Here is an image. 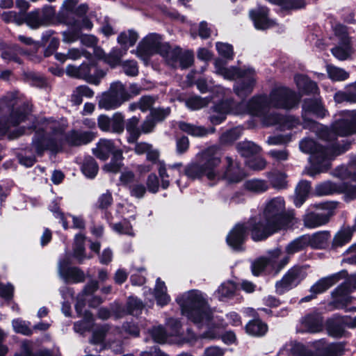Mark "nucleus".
I'll use <instances>...</instances> for the list:
<instances>
[{
	"label": "nucleus",
	"instance_id": "1",
	"mask_svg": "<svg viewBox=\"0 0 356 356\" xmlns=\"http://www.w3.org/2000/svg\"><path fill=\"white\" fill-rule=\"evenodd\" d=\"M300 97L288 88L280 86L274 88L269 97H252L248 102H242L234 107L233 101L222 102L213 107L210 117L211 122L218 124L223 122L228 113L242 115L249 113L261 118L265 126L279 125L281 130L291 129L299 125L298 119L293 116L283 117L275 112H270L271 107L289 109L296 106Z\"/></svg>",
	"mask_w": 356,
	"mask_h": 356
},
{
	"label": "nucleus",
	"instance_id": "2",
	"mask_svg": "<svg viewBox=\"0 0 356 356\" xmlns=\"http://www.w3.org/2000/svg\"><path fill=\"white\" fill-rule=\"evenodd\" d=\"M32 127L35 130V134L32 140L31 151H34L38 156H41L47 149L58 151L64 140L70 145L79 146L89 143L95 136L92 131L74 130L64 136L65 122L52 118L38 119L33 123Z\"/></svg>",
	"mask_w": 356,
	"mask_h": 356
},
{
	"label": "nucleus",
	"instance_id": "3",
	"mask_svg": "<svg viewBox=\"0 0 356 356\" xmlns=\"http://www.w3.org/2000/svg\"><path fill=\"white\" fill-rule=\"evenodd\" d=\"M293 217L285 213V202L281 197L268 200L259 217L249 220L251 237L254 241H262L276 232L289 227Z\"/></svg>",
	"mask_w": 356,
	"mask_h": 356
},
{
	"label": "nucleus",
	"instance_id": "4",
	"mask_svg": "<svg viewBox=\"0 0 356 356\" xmlns=\"http://www.w3.org/2000/svg\"><path fill=\"white\" fill-rule=\"evenodd\" d=\"M176 302L182 315L200 327L208 325L212 319L213 312L206 296L198 290L184 293L176 298Z\"/></svg>",
	"mask_w": 356,
	"mask_h": 356
},
{
	"label": "nucleus",
	"instance_id": "5",
	"mask_svg": "<svg viewBox=\"0 0 356 356\" xmlns=\"http://www.w3.org/2000/svg\"><path fill=\"white\" fill-rule=\"evenodd\" d=\"M301 152L309 154V161L312 166L307 174L311 177L326 172L330 167V160L336 155L340 154L346 149H340L335 143L324 148L322 145L317 144L312 139H304L300 142Z\"/></svg>",
	"mask_w": 356,
	"mask_h": 356
},
{
	"label": "nucleus",
	"instance_id": "6",
	"mask_svg": "<svg viewBox=\"0 0 356 356\" xmlns=\"http://www.w3.org/2000/svg\"><path fill=\"white\" fill-rule=\"evenodd\" d=\"M2 114H9V118L3 116L0 119V136L8 132L12 127H15L26 120L31 121L29 106L18 99L14 94H8L3 97L0 103Z\"/></svg>",
	"mask_w": 356,
	"mask_h": 356
},
{
	"label": "nucleus",
	"instance_id": "7",
	"mask_svg": "<svg viewBox=\"0 0 356 356\" xmlns=\"http://www.w3.org/2000/svg\"><path fill=\"white\" fill-rule=\"evenodd\" d=\"M225 65L221 59H216L214 62L215 73L229 81L242 78L241 83L234 86V91L241 97L249 95L256 82L254 70L252 68H248L241 71L236 67H227Z\"/></svg>",
	"mask_w": 356,
	"mask_h": 356
},
{
	"label": "nucleus",
	"instance_id": "8",
	"mask_svg": "<svg viewBox=\"0 0 356 356\" xmlns=\"http://www.w3.org/2000/svg\"><path fill=\"white\" fill-rule=\"evenodd\" d=\"M216 150V147H211L204 151L198 161L191 163L186 168L185 175L191 179L206 176L209 180H219L221 176L216 168L220 159Z\"/></svg>",
	"mask_w": 356,
	"mask_h": 356
},
{
	"label": "nucleus",
	"instance_id": "9",
	"mask_svg": "<svg viewBox=\"0 0 356 356\" xmlns=\"http://www.w3.org/2000/svg\"><path fill=\"white\" fill-rule=\"evenodd\" d=\"M289 257L282 255L280 248L268 252L266 257H261L251 264V271L253 275L259 276L263 272L278 273L289 262Z\"/></svg>",
	"mask_w": 356,
	"mask_h": 356
},
{
	"label": "nucleus",
	"instance_id": "10",
	"mask_svg": "<svg viewBox=\"0 0 356 356\" xmlns=\"http://www.w3.org/2000/svg\"><path fill=\"white\" fill-rule=\"evenodd\" d=\"M337 202H323L311 204L303 216L305 227L313 229L325 225L337 207Z\"/></svg>",
	"mask_w": 356,
	"mask_h": 356
},
{
	"label": "nucleus",
	"instance_id": "11",
	"mask_svg": "<svg viewBox=\"0 0 356 356\" xmlns=\"http://www.w3.org/2000/svg\"><path fill=\"white\" fill-rule=\"evenodd\" d=\"M335 35L339 40L338 44L331 49L332 55L339 60L350 59L356 52V42L348 36L346 26L337 24L334 28Z\"/></svg>",
	"mask_w": 356,
	"mask_h": 356
},
{
	"label": "nucleus",
	"instance_id": "12",
	"mask_svg": "<svg viewBox=\"0 0 356 356\" xmlns=\"http://www.w3.org/2000/svg\"><path fill=\"white\" fill-rule=\"evenodd\" d=\"M356 131V111H345L342 112V118L337 120L332 126V129L328 131L323 127L326 140L333 138L330 135L344 136L354 133Z\"/></svg>",
	"mask_w": 356,
	"mask_h": 356
},
{
	"label": "nucleus",
	"instance_id": "13",
	"mask_svg": "<svg viewBox=\"0 0 356 356\" xmlns=\"http://www.w3.org/2000/svg\"><path fill=\"white\" fill-rule=\"evenodd\" d=\"M78 3V0H65L63 3V6L66 10L67 16L74 15L76 18L71 19H66L65 23L74 27L75 29H90L92 27V22L86 17H83L88 10V6L85 4L81 5L74 12V8Z\"/></svg>",
	"mask_w": 356,
	"mask_h": 356
},
{
	"label": "nucleus",
	"instance_id": "14",
	"mask_svg": "<svg viewBox=\"0 0 356 356\" xmlns=\"http://www.w3.org/2000/svg\"><path fill=\"white\" fill-rule=\"evenodd\" d=\"M165 42H162L161 37L156 33H149L139 42L136 55L145 62L154 54H160L161 47Z\"/></svg>",
	"mask_w": 356,
	"mask_h": 356
},
{
	"label": "nucleus",
	"instance_id": "15",
	"mask_svg": "<svg viewBox=\"0 0 356 356\" xmlns=\"http://www.w3.org/2000/svg\"><path fill=\"white\" fill-rule=\"evenodd\" d=\"M55 15V10L51 6H47L42 10H35L29 13L25 18V22L31 29L48 25Z\"/></svg>",
	"mask_w": 356,
	"mask_h": 356
},
{
	"label": "nucleus",
	"instance_id": "16",
	"mask_svg": "<svg viewBox=\"0 0 356 356\" xmlns=\"http://www.w3.org/2000/svg\"><path fill=\"white\" fill-rule=\"evenodd\" d=\"M303 127L308 129H319L320 124L313 120H310L307 115L314 114L317 117L323 118L326 115V111L323 108L319 99H306L302 105Z\"/></svg>",
	"mask_w": 356,
	"mask_h": 356
},
{
	"label": "nucleus",
	"instance_id": "17",
	"mask_svg": "<svg viewBox=\"0 0 356 356\" xmlns=\"http://www.w3.org/2000/svg\"><path fill=\"white\" fill-rule=\"evenodd\" d=\"M70 257L66 254L58 262V273L65 282L78 283L85 280L84 273L76 267H70Z\"/></svg>",
	"mask_w": 356,
	"mask_h": 356
},
{
	"label": "nucleus",
	"instance_id": "18",
	"mask_svg": "<svg viewBox=\"0 0 356 356\" xmlns=\"http://www.w3.org/2000/svg\"><path fill=\"white\" fill-rule=\"evenodd\" d=\"M249 221L245 224H237L228 234L226 241L229 246L234 250H242L243 244L247 236L248 232L251 233Z\"/></svg>",
	"mask_w": 356,
	"mask_h": 356
},
{
	"label": "nucleus",
	"instance_id": "19",
	"mask_svg": "<svg viewBox=\"0 0 356 356\" xmlns=\"http://www.w3.org/2000/svg\"><path fill=\"white\" fill-rule=\"evenodd\" d=\"M345 326L355 327L356 316L355 317L349 316L336 317L327 321V332L334 337H341L344 332Z\"/></svg>",
	"mask_w": 356,
	"mask_h": 356
},
{
	"label": "nucleus",
	"instance_id": "20",
	"mask_svg": "<svg viewBox=\"0 0 356 356\" xmlns=\"http://www.w3.org/2000/svg\"><path fill=\"white\" fill-rule=\"evenodd\" d=\"M304 277V272L300 268H293L290 269L283 278L276 283V291L280 294L284 293L296 286Z\"/></svg>",
	"mask_w": 356,
	"mask_h": 356
},
{
	"label": "nucleus",
	"instance_id": "21",
	"mask_svg": "<svg viewBox=\"0 0 356 356\" xmlns=\"http://www.w3.org/2000/svg\"><path fill=\"white\" fill-rule=\"evenodd\" d=\"M286 348L293 356H337V346L330 344L323 350L321 355L314 354L305 347L297 342H290L286 345Z\"/></svg>",
	"mask_w": 356,
	"mask_h": 356
},
{
	"label": "nucleus",
	"instance_id": "22",
	"mask_svg": "<svg viewBox=\"0 0 356 356\" xmlns=\"http://www.w3.org/2000/svg\"><path fill=\"white\" fill-rule=\"evenodd\" d=\"M268 9L266 7H259L250 11V16L257 29L264 30L275 25V22L268 17Z\"/></svg>",
	"mask_w": 356,
	"mask_h": 356
},
{
	"label": "nucleus",
	"instance_id": "23",
	"mask_svg": "<svg viewBox=\"0 0 356 356\" xmlns=\"http://www.w3.org/2000/svg\"><path fill=\"white\" fill-rule=\"evenodd\" d=\"M143 309V302L136 298L130 297L127 302V310H124L122 307L116 304L115 308L113 309V312L116 318H121L127 314L133 316L139 315Z\"/></svg>",
	"mask_w": 356,
	"mask_h": 356
},
{
	"label": "nucleus",
	"instance_id": "24",
	"mask_svg": "<svg viewBox=\"0 0 356 356\" xmlns=\"http://www.w3.org/2000/svg\"><path fill=\"white\" fill-rule=\"evenodd\" d=\"M180 163H176L168 166V168L163 161H158V171L163 188H167L170 185V177L175 175H180Z\"/></svg>",
	"mask_w": 356,
	"mask_h": 356
},
{
	"label": "nucleus",
	"instance_id": "25",
	"mask_svg": "<svg viewBox=\"0 0 356 356\" xmlns=\"http://www.w3.org/2000/svg\"><path fill=\"white\" fill-rule=\"evenodd\" d=\"M227 163V170L223 175H220V178L226 179L230 183H236L241 181L245 175L238 163L235 162L232 158H226Z\"/></svg>",
	"mask_w": 356,
	"mask_h": 356
},
{
	"label": "nucleus",
	"instance_id": "26",
	"mask_svg": "<svg viewBox=\"0 0 356 356\" xmlns=\"http://www.w3.org/2000/svg\"><path fill=\"white\" fill-rule=\"evenodd\" d=\"M181 49L177 47H170L168 43H165L160 49L161 55L166 62V63L172 67H178V58L180 54Z\"/></svg>",
	"mask_w": 356,
	"mask_h": 356
},
{
	"label": "nucleus",
	"instance_id": "27",
	"mask_svg": "<svg viewBox=\"0 0 356 356\" xmlns=\"http://www.w3.org/2000/svg\"><path fill=\"white\" fill-rule=\"evenodd\" d=\"M294 81L298 90L302 94H315L318 91L316 83L310 80L307 76L302 74L296 75Z\"/></svg>",
	"mask_w": 356,
	"mask_h": 356
},
{
	"label": "nucleus",
	"instance_id": "28",
	"mask_svg": "<svg viewBox=\"0 0 356 356\" xmlns=\"http://www.w3.org/2000/svg\"><path fill=\"white\" fill-rule=\"evenodd\" d=\"M123 104V102L112 94L109 90L104 92L98 102L99 107L107 111L116 109Z\"/></svg>",
	"mask_w": 356,
	"mask_h": 356
},
{
	"label": "nucleus",
	"instance_id": "29",
	"mask_svg": "<svg viewBox=\"0 0 356 356\" xmlns=\"http://www.w3.org/2000/svg\"><path fill=\"white\" fill-rule=\"evenodd\" d=\"M339 274H334L330 276L323 277L316 282L310 289V292L314 296L323 293L330 287L334 285L339 280Z\"/></svg>",
	"mask_w": 356,
	"mask_h": 356
},
{
	"label": "nucleus",
	"instance_id": "30",
	"mask_svg": "<svg viewBox=\"0 0 356 356\" xmlns=\"http://www.w3.org/2000/svg\"><path fill=\"white\" fill-rule=\"evenodd\" d=\"M113 143L111 140L102 139L98 143L97 147L93 149L94 154L102 161L106 160L110 154L113 155V152L116 151Z\"/></svg>",
	"mask_w": 356,
	"mask_h": 356
},
{
	"label": "nucleus",
	"instance_id": "31",
	"mask_svg": "<svg viewBox=\"0 0 356 356\" xmlns=\"http://www.w3.org/2000/svg\"><path fill=\"white\" fill-rule=\"evenodd\" d=\"M311 190V184L308 181H300L296 188L293 202L296 207H300L307 200Z\"/></svg>",
	"mask_w": 356,
	"mask_h": 356
},
{
	"label": "nucleus",
	"instance_id": "32",
	"mask_svg": "<svg viewBox=\"0 0 356 356\" xmlns=\"http://www.w3.org/2000/svg\"><path fill=\"white\" fill-rule=\"evenodd\" d=\"M302 332H317L322 330L323 319L318 314L306 316L302 321Z\"/></svg>",
	"mask_w": 356,
	"mask_h": 356
},
{
	"label": "nucleus",
	"instance_id": "33",
	"mask_svg": "<svg viewBox=\"0 0 356 356\" xmlns=\"http://www.w3.org/2000/svg\"><path fill=\"white\" fill-rule=\"evenodd\" d=\"M236 292V285L234 282L227 281L223 282L216 290L215 294L221 301L226 300L235 296Z\"/></svg>",
	"mask_w": 356,
	"mask_h": 356
},
{
	"label": "nucleus",
	"instance_id": "34",
	"mask_svg": "<svg viewBox=\"0 0 356 356\" xmlns=\"http://www.w3.org/2000/svg\"><path fill=\"white\" fill-rule=\"evenodd\" d=\"M339 184L330 181H323L317 184L315 187V194L318 196L330 195L334 193H340Z\"/></svg>",
	"mask_w": 356,
	"mask_h": 356
},
{
	"label": "nucleus",
	"instance_id": "35",
	"mask_svg": "<svg viewBox=\"0 0 356 356\" xmlns=\"http://www.w3.org/2000/svg\"><path fill=\"white\" fill-rule=\"evenodd\" d=\"M99 288L98 282L95 280H92L88 283L85 286L82 293L77 298V303L75 308L77 313H81V307H83V298L90 297Z\"/></svg>",
	"mask_w": 356,
	"mask_h": 356
},
{
	"label": "nucleus",
	"instance_id": "36",
	"mask_svg": "<svg viewBox=\"0 0 356 356\" xmlns=\"http://www.w3.org/2000/svg\"><path fill=\"white\" fill-rule=\"evenodd\" d=\"M154 297L156 300L157 304L161 306L166 305L170 301V297L167 293L165 284L160 278L156 280L154 289Z\"/></svg>",
	"mask_w": 356,
	"mask_h": 356
},
{
	"label": "nucleus",
	"instance_id": "37",
	"mask_svg": "<svg viewBox=\"0 0 356 356\" xmlns=\"http://www.w3.org/2000/svg\"><path fill=\"white\" fill-rule=\"evenodd\" d=\"M122 152L120 149H117L113 152L111 161L104 165L103 170L107 172L118 173L121 170L123 163Z\"/></svg>",
	"mask_w": 356,
	"mask_h": 356
},
{
	"label": "nucleus",
	"instance_id": "38",
	"mask_svg": "<svg viewBox=\"0 0 356 356\" xmlns=\"http://www.w3.org/2000/svg\"><path fill=\"white\" fill-rule=\"evenodd\" d=\"M138 38V33L132 30L122 32L118 38V43L122 46L123 51L126 52L129 47L135 44Z\"/></svg>",
	"mask_w": 356,
	"mask_h": 356
},
{
	"label": "nucleus",
	"instance_id": "39",
	"mask_svg": "<svg viewBox=\"0 0 356 356\" xmlns=\"http://www.w3.org/2000/svg\"><path fill=\"white\" fill-rule=\"evenodd\" d=\"M134 216H130L129 219H123L122 221L111 225V229L118 234H126L130 236H134L135 233L130 220H135Z\"/></svg>",
	"mask_w": 356,
	"mask_h": 356
},
{
	"label": "nucleus",
	"instance_id": "40",
	"mask_svg": "<svg viewBox=\"0 0 356 356\" xmlns=\"http://www.w3.org/2000/svg\"><path fill=\"white\" fill-rule=\"evenodd\" d=\"M244 188L253 193H261L268 189V184L266 181L259 179H252L247 180L243 184Z\"/></svg>",
	"mask_w": 356,
	"mask_h": 356
},
{
	"label": "nucleus",
	"instance_id": "41",
	"mask_svg": "<svg viewBox=\"0 0 356 356\" xmlns=\"http://www.w3.org/2000/svg\"><path fill=\"white\" fill-rule=\"evenodd\" d=\"M307 238V245L314 248H322L326 243L330 236L327 232H318L312 235L305 234Z\"/></svg>",
	"mask_w": 356,
	"mask_h": 356
},
{
	"label": "nucleus",
	"instance_id": "42",
	"mask_svg": "<svg viewBox=\"0 0 356 356\" xmlns=\"http://www.w3.org/2000/svg\"><path fill=\"white\" fill-rule=\"evenodd\" d=\"M246 332L250 335L261 337L264 335L267 330L268 326L259 319L250 321L245 326Z\"/></svg>",
	"mask_w": 356,
	"mask_h": 356
},
{
	"label": "nucleus",
	"instance_id": "43",
	"mask_svg": "<svg viewBox=\"0 0 356 356\" xmlns=\"http://www.w3.org/2000/svg\"><path fill=\"white\" fill-rule=\"evenodd\" d=\"M79 316H83V320L76 322L74 325V330L76 332L83 333L84 332L90 329L92 325V314L88 311L83 312V307H81V313H78Z\"/></svg>",
	"mask_w": 356,
	"mask_h": 356
},
{
	"label": "nucleus",
	"instance_id": "44",
	"mask_svg": "<svg viewBox=\"0 0 356 356\" xmlns=\"http://www.w3.org/2000/svg\"><path fill=\"white\" fill-rule=\"evenodd\" d=\"M94 95V92L87 86L76 87L72 95V102L75 105H79L83 102V97L90 98Z\"/></svg>",
	"mask_w": 356,
	"mask_h": 356
},
{
	"label": "nucleus",
	"instance_id": "45",
	"mask_svg": "<svg viewBox=\"0 0 356 356\" xmlns=\"http://www.w3.org/2000/svg\"><path fill=\"white\" fill-rule=\"evenodd\" d=\"M85 236L79 234L75 236L74 245V257L78 260L79 263L83 262L86 259L88 258L85 254L84 248Z\"/></svg>",
	"mask_w": 356,
	"mask_h": 356
},
{
	"label": "nucleus",
	"instance_id": "46",
	"mask_svg": "<svg viewBox=\"0 0 356 356\" xmlns=\"http://www.w3.org/2000/svg\"><path fill=\"white\" fill-rule=\"evenodd\" d=\"M108 90L124 103L131 98V95L127 90L125 85L120 81L112 83Z\"/></svg>",
	"mask_w": 356,
	"mask_h": 356
},
{
	"label": "nucleus",
	"instance_id": "47",
	"mask_svg": "<svg viewBox=\"0 0 356 356\" xmlns=\"http://www.w3.org/2000/svg\"><path fill=\"white\" fill-rule=\"evenodd\" d=\"M354 228L350 227H344L340 229L335 235L333 240V245L335 246H342L348 243L353 236Z\"/></svg>",
	"mask_w": 356,
	"mask_h": 356
},
{
	"label": "nucleus",
	"instance_id": "48",
	"mask_svg": "<svg viewBox=\"0 0 356 356\" xmlns=\"http://www.w3.org/2000/svg\"><path fill=\"white\" fill-rule=\"evenodd\" d=\"M110 122L109 132L120 134L124 131L125 122L124 115L122 113H115L111 118Z\"/></svg>",
	"mask_w": 356,
	"mask_h": 356
},
{
	"label": "nucleus",
	"instance_id": "49",
	"mask_svg": "<svg viewBox=\"0 0 356 356\" xmlns=\"http://www.w3.org/2000/svg\"><path fill=\"white\" fill-rule=\"evenodd\" d=\"M326 71L328 77L334 81H343L349 77V73L344 69L332 65H327Z\"/></svg>",
	"mask_w": 356,
	"mask_h": 356
},
{
	"label": "nucleus",
	"instance_id": "50",
	"mask_svg": "<svg viewBox=\"0 0 356 356\" xmlns=\"http://www.w3.org/2000/svg\"><path fill=\"white\" fill-rule=\"evenodd\" d=\"M54 32L52 31H47L42 34V41L47 42L49 40V45L45 50L44 54L46 56H49L53 54L58 47L60 41L57 38L51 37Z\"/></svg>",
	"mask_w": 356,
	"mask_h": 356
},
{
	"label": "nucleus",
	"instance_id": "51",
	"mask_svg": "<svg viewBox=\"0 0 356 356\" xmlns=\"http://www.w3.org/2000/svg\"><path fill=\"white\" fill-rule=\"evenodd\" d=\"M83 173L88 178H94L97 174L99 167L92 157L85 159L81 167Z\"/></svg>",
	"mask_w": 356,
	"mask_h": 356
},
{
	"label": "nucleus",
	"instance_id": "52",
	"mask_svg": "<svg viewBox=\"0 0 356 356\" xmlns=\"http://www.w3.org/2000/svg\"><path fill=\"white\" fill-rule=\"evenodd\" d=\"M308 237H305L302 235L292 242H291L286 248V252L289 255L293 254L297 252H299L304 249L307 245Z\"/></svg>",
	"mask_w": 356,
	"mask_h": 356
},
{
	"label": "nucleus",
	"instance_id": "53",
	"mask_svg": "<svg viewBox=\"0 0 356 356\" xmlns=\"http://www.w3.org/2000/svg\"><path fill=\"white\" fill-rule=\"evenodd\" d=\"M12 326L16 333L22 334L23 335H31L33 332L31 328V323L22 320V318H15L12 321Z\"/></svg>",
	"mask_w": 356,
	"mask_h": 356
},
{
	"label": "nucleus",
	"instance_id": "54",
	"mask_svg": "<svg viewBox=\"0 0 356 356\" xmlns=\"http://www.w3.org/2000/svg\"><path fill=\"white\" fill-rule=\"evenodd\" d=\"M179 127L183 131L193 136H204L209 133L208 130L202 127H196L183 122H179Z\"/></svg>",
	"mask_w": 356,
	"mask_h": 356
},
{
	"label": "nucleus",
	"instance_id": "55",
	"mask_svg": "<svg viewBox=\"0 0 356 356\" xmlns=\"http://www.w3.org/2000/svg\"><path fill=\"white\" fill-rule=\"evenodd\" d=\"M238 152L244 156L260 152L261 147L251 141H244L237 145Z\"/></svg>",
	"mask_w": 356,
	"mask_h": 356
},
{
	"label": "nucleus",
	"instance_id": "56",
	"mask_svg": "<svg viewBox=\"0 0 356 356\" xmlns=\"http://www.w3.org/2000/svg\"><path fill=\"white\" fill-rule=\"evenodd\" d=\"M88 65L83 63L79 67L69 65L66 67V74L72 77L83 78L87 80Z\"/></svg>",
	"mask_w": 356,
	"mask_h": 356
},
{
	"label": "nucleus",
	"instance_id": "57",
	"mask_svg": "<svg viewBox=\"0 0 356 356\" xmlns=\"http://www.w3.org/2000/svg\"><path fill=\"white\" fill-rule=\"evenodd\" d=\"M349 88L346 87V91H338L334 94V99L336 103H356V92H351Z\"/></svg>",
	"mask_w": 356,
	"mask_h": 356
},
{
	"label": "nucleus",
	"instance_id": "58",
	"mask_svg": "<svg viewBox=\"0 0 356 356\" xmlns=\"http://www.w3.org/2000/svg\"><path fill=\"white\" fill-rule=\"evenodd\" d=\"M124 54L122 49L113 48L110 54L106 56L104 61L111 67H115L120 63V59Z\"/></svg>",
	"mask_w": 356,
	"mask_h": 356
},
{
	"label": "nucleus",
	"instance_id": "59",
	"mask_svg": "<svg viewBox=\"0 0 356 356\" xmlns=\"http://www.w3.org/2000/svg\"><path fill=\"white\" fill-rule=\"evenodd\" d=\"M340 193L344 194V199L346 202H350L356 198V185L348 183L339 184Z\"/></svg>",
	"mask_w": 356,
	"mask_h": 356
},
{
	"label": "nucleus",
	"instance_id": "60",
	"mask_svg": "<svg viewBox=\"0 0 356 356\" xmlns=\"http://www.w3.org/2000/svg\"><path fill=\"white\" fill-rule=\"evenodd\" d=\"M209 100L198 96L191 97L186 100V106L191 110H198L206 106Z\"/></svg>",
	"mask_w": 356,
	"mask_h": 356
},
{
	"label": "nucleus",
	"instance_id": "61",
	"mask_svg": "<svg viewBox=\"0 0 356 356\" xmlns=\"http://www.w3.org/2000/svg\"><path fill=\"white\" fill-rule=\"evenodd\" d=\"M216 47L220 56L227 60H232L233 58L234 51L231 44L224 42H217Z\"/></svg>",
	"mask_w": 356,
	"mask_h": 356
},
{
	"label": "nucleus",
	"instance_id": "62",
	"mask_svg": "<svg viewBox=\"0 0 356 356\" xmlns=\"http://www.w3.org/2000/svg\"><path fill=\"white\" fill-rule=\"evenodd\" d=\"M106 337V330L105 327L98 329L93 332L90 343L93 345L100 346L99 349H96L97 351H100L105 348L103 341Z\"/></svg>",
	"mask_w": 356,
	"mask_h": 356
},
{
	"label": "nucleus",
	"instance_id": "63",
	"mask_svg": "<svg viewBox=\"0 0 356 356\" xmlns=\"http://www.w3.org/2000/svg\"><path fill=\"white\" fill-rule=\"evenodd\" d=\"M242 134V129L240 127H235L221 136V141L225 143H229L237 140Z\"/></svg>",
	"mask_w": 356,
	"mask_h": 356
},
{
	"label": "nucleus",
	"instance_id": "64",
	"mask_svg": "<svg viewBox=\"0 0 356 356\" xmlns=\"http://www.w3.org/2000/svg\"><path fill=\"white\" fill-rule=\"evenodd\" d=\"M122 67L126 75L136 76L138 74V67L134 60H126L122 63Z\"/></svg>",
	"mask_w": 356,
	"mask_h": 356
}]
</instances>
